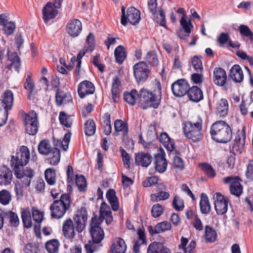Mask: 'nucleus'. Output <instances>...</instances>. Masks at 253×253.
Here are the masks:
<instances>
[{"mask_svg":"<svg viewBox=\"0 0 253 253\" xmlns=\"http://www.w3.org/2000/svg\"><path fill=\"white\" fill-rule=\"evenodd\" d=\"M24 123L26 133L32 135H34L37 133L39 127V122L37 115L35 111H32L28 114H25Z\"/></svg>","mask_w":253,"mask_h":253,"instance_id":"8","label":"nucleus"},{"mask_svg":"<svg viewBox=\"0 0 253 253\" xmlns=\"http://www.w3.org/2000/svg\"><path fill=\"white\" fill-rule=\"evenodd\" d=\"M82 30L81 22L77 19H74L70 21L67 25V31L72 37H77Z\"/></svg>","mask_w":253,"mask_h":253,"instance_id":"20","label":"nucleus"},{"mask_svg":"<svg viewBox=\"0 0 253 253\" xmlns=\"http://www.w3.org/2000/svg\"><path fill=\"white\" fill-rule=\"evenodd\" d=\"M32 216L34 220L37 223V225L36 224L34 226L35 231H36L37 229L39 230L41 226L40 223L43 219V214L39 210H34L32 211Z\"/></svg>","mask_w":253,"mask_h":253,"instance_id":"52","label":"nucleus"},{"mask_svg":"<svg viewBox=\"0 0 253 253\" xmlns=\"http://www.w3.org/2000/svg\"><path fill=\"white\" fill-rule=\"evenodd\" d=\"M216 231L213 228L209 226H206L205 236L207 240L209 242H214L216 239Z\"/></svg>","mask_w":253,"mask_h":253,"instance_id":"53","label":"nucleus"},{"mask_svg":"<svg viewBox=\"0 0 253 253\" xmlns=\"http://www.w3.org/2000/svg\"><path fill=\"white\" fill-rule=\"evenodd\" d=\"M67 97V96L65 92L61 89L58 88L56 90L55 95V101L57 105L59 106L62 105Z\"/></svg>","mask_w":253,"mask_h":253,"instance_id":"61","label":"nucleus"},{"mask_svg":"<svg viewBox=\"0 0 253 253\" xmlns=\"http://www.w3.org/2000/svg\"><path fill=\"white\" fill-rule=\"evenodd\" d=\"M13 103V93L9 89L6 90L0 99V108L8 111L11 110Z\"/></svg>","mask_w":253,"mask_h":253,"instance_id":"19","label":"nucleus"},{"mask_svg":"<svg viewBox=\"0 0 253 253\" xmlns=\"http://www.w3.org/2000/svg\"><path fill=\"white\" fill-rule=\"evenodd\" d=\"M200 210L202 213L208 214L210 212L211 207L207 195L203 193L201 195L200 202Z\"/></svg>","mask_w":253,"mask_h":253,"instance_id":"40","label":"nucleus"},{"mask_svg":"<svg viewBox=\"0 0 253 253\" xmlns=\"http://www.w3.org/2000/svg\"><path fill=\"white\" fill-rule=\"evenodd\" d=\"M99 243H96L93 241H89L88 243L85 245L84 247L87 253H93L97 251L99 248V246L97 245Z\"/></svg>","mask_w":253,"mask_h":253,"instance_id":"64","label":"nucleus"},{"mask_svg":"<svg viewBox=\"0 0 253 253\" xmlns=\"http://www.w3.org/2000/svg\"><path fill=\"white\" fill-rule=\"evenodd\" d=\"M25 89L28 92V98L31 100L33 98L32 96L35 89V84L34 80L32 79V73L28 72L27 73V77L24 84Z\"/></svg>","mask_w":253,"mask_h":253,"instance_id":"33","label":"nucleus"},{"mask_svg":"<svg viewBox=\"0 0 253 253\" xmlns=\"http://www.w3.org/2000/svg\"><path fill=\"white\" fill-rule=\"evenodd\" d=\"M100 224L92 220L90 224V233L93 241L96 243H100L104 237V231L100 227Z\"/></svg>","mask_w":253,"mask_h":253,"instance_id":"16","label":"nucleus"},{"mask_svg":"<svg viewBox=\"0 0 253 253\" xmlns=\"http://www.w3.org/2000/svg\"><path fill=\"white\" fill-rule=\"evenodd\" d=\"M216 110L217 114L220 117L226 116L228 112V102L226 99L222 98L216 103Z\"/></svg>","mask_w":253,"mask_h":253,"instance_id":"36","label":"nucleus"},{"mask_svg":"<svg viewBox=\"0 0 253 253\" xmlns=\"http://www.w3.org/2000/svg\"><path fill=\"white\" fill-rule=\"evenodd\" d=\"M100 216L92 217L91 220L101 224L105 219L107 225L110 224L113 221L112 211L110 207L105 203L101 204L100 208Z\"/></svg>","mask_w":253,"mask_h":253,"instance_id":"12","label":"nucleus"},{"mask_svg":"<svg viewBox=\"0 0 253 253\" xmlns=\"http://www.w3.org/2000/svg\"><path fill=\"white\" fill-rule=\"evenodd\" d=\"M114 128L115 131L114 133L115 136H118L119 132H122L123 136L125 137L128 135V126L126 123L122 120H116L114 122Z\"/></svg>","mask_w":253,"mask_h":253,"instance_id":"34","label":"nucleus"},{"mask_svg":"<svg viewBox=\"0 0 253 253\" xmlns=\"http://www.w3.org/2000/svg\"><path fill=\"white\" fill-rule=\"evenodd\" d=\"M223 180L225 184H230L229 189L231 194L240 197L243 192V186L240 183L242 180L239 177L227 176L224 177Z\"/></svg>","mask_w":253,"mask_h":253,"instance_id":"10","label":"nucleus"},{"mask_svg":"<svg viewBox=\"0 0 253 253\" xmlns=\"http://www.w3.org/2000/svg\"><path fill=\"white\" fill-rule=\"evenodd\" d=\"M152 157L148 153L140 152L135 154V162L137 165L148 167L152 162Z\"/></svg>","mask_w":253,"mask_h":253,"instance_id":"26","label":"nucleus"},{"mask_svg":"<svg viewBox=\"0 0 253 253\" xmlns=\"http://www.w3.org/2000/svg\"><path fill=\"white\" fill-rule=\"evenodd\" d=\"M16 177L21 179V182L25 187L30 185L32 179L35 175L34 170L29 168L13 170Z\"/></svg>","mask_w":253,"mask_h":253,"instance_id":"11","label":"nucleus"},{"mask_svg":"<svg viewBox=\"0 0 253 253\" xmlns=\"http://www.w3.org/2000/svg\"><path fill=\"white\" fill-rule=\"evenodd\" d=\"M180 25L182 27L184 32H185L188 35L186 36H181L180 34H178V37L182 39L187 40L188 37L189 36L190 33H191V29L193 28V26L190 20H189L188 22L186 21V20L184 18V17H182L180 21Z\"/></svg>","mask_w":253,"mask_h":253,"instance_id":"41","label":"nucleus"},{"mask_svg":"<svg viewBox=\"0 0 253 253\" xmlns=\"http://www.w3.org/2000/svg\"><path fill=\"white\" fill-rule=\"evenodd\" d=\"M21 218L24 227L30 228L32 226L31 216L29 209H21Z\"/></svg>","mask_w":253,"mask_h":253,"instance_id":"43","label":"nucleus"},{"mask_svg":"<svg viewBox=\"0 0 253 253\" xmlns=\"http://www.w3.org/2000/svg\"><path fill=\"white\" fill-rule=\"evenodd\" d=\"M138 238L135 241L133 250L134 253H140V247L146 244L145 234L144 230L139 228L137 231Z\"/></svg>","mask_w":253,"mask_h":253,"instance_id":"37","label":"nucleus"},{"mask_svg":"<svg viewBox=\"0 0 253 253\" xmlns=\"http://www.w3.org/2000/svg\"><path fill=\"white\" fill-rule=\"evenodd\" d=\"M214 208L218 215L225 213L228 210V200L219 193H216L213 196Z\"/></svg>","mask_w":253,"mask_h":253,"instance_id":"14","label":"nucleus"},{"mask_svg":"<svg viewBox=\"0 0 253 253\" xmlns=\"http://www.w3.org/2000/svg\"><path fill=\"white\" fill-rule=\"evenodd\" d=\"M161 84L157 80H155L153 91L142 88L139 91V99L143 109L150 107L158 108L161 101Z\"/></svg>","mask_w":253,"mask_h":253,"instance_id":"1","label":"nucleus"},{"mask_svg":"<svg viewBox=\"0 0 253 253\" xmlns=\"http://www.w3.org/2000/svg\"><path fill=\"white\" fill-rule=\"evenodd\" d=\"M114 55L116 62L122 64L126 57L125 48L123 45H119L115 50Z\"/></svg>","mask_w":253,"mask_h":253,"instance_id":"44","label":"nucleus"},{"mask_svg":"<svg viewBox=\"0 0 253 253\" xmlns=\"http://www.w3.org/2000/svg\"><path fill=\"white\" fill-rule=\"evenodd\" d=\"M104 132L106 135H109L112 132V126L111 125L110 115L108 113H106L104 116Z\"/></svg>","mask_w":253,"mask_h":253,"instance_id":"59","label":"nucleus"},{"mask_svg":"<svg viewBox=\"0 0 253 253\" xmlns=\"http://www.w3.org/2000/svg\"><path fill=\"white\" fill-rule=\"evenodd\" d=\"M71 137V133H66L64 135V137L63 138V140L61 143L60 140H53V143L54 144V146H55V148H58V147L60 146L61 144H62V146L63 147V149L66 151L67 148H68V145L69 143L70 139Z\"/></svg>","mask_w":253,"mask_h":253,"instance_id":"51","label":"nucleus"},{"mask_svg":"<svg viewBox=\"0 0 253 253\" xmlns=\"http://www.w3.org/2000/svg\"><path fill=\"white\" fill-rule=\"evenodd\" d=\"M11 199V194L8 190L3 189L0 191V203L1 204L3 205L8 204Z\"/></svg>","mask_w":253,"mask_h":253,"instance_id":"56","label":"nucleus"},{"mask_svg":"<svg viewBox=\"0 0 253 253\" xmlns=\"http://www.w3.org/2000/svg\"><path fill=\"white\" fill-rule=\"evenodd\" d=\"M121 23L126 26L127 22L131 24L135 25L138 24L140 20V12L139 10L133 7L127 8L126 14L125 13V8L122 6L121 8Z\"/></svg>","mask_w":253,"mask_h":253,"instance_id":"7","label":"nucleus"},{"mask_svg":"<svg viewBox=\"0 0 253 253\" xmlns=\"http://www.w3.org/2000/svg\"><path fill=\"white\" fill-rule=\"evenodd\" d=\"M75 183L80 191H84L85 190L86 182L84 177L82 175H76Z\"/></svg>","mask_w":253,"mask_h":253,"instance_id":"60","label":"nucleus"},{"mask_svg":"<svg viewBox=\"0 0 253 253\" xmlns=\"http://www.w3.org/2000/svg\"><path fill=\"white\" fill-rule=\"evenodd\" d=\"M154 16V20L157 24L162 26H165L166 24L165 20V13L162 9H160L158 12H156V14L153 15Z\"/></svg>","mask_w":253,"mask_h":253,"instance_id":"57","label":"nucleus"},{"mask_svg":"<svg viewBox=\"0 0 253 253\" xmlns=\"http://www.w3.org/2000/svg\"><path fill=\"white\" fill-rule=\"evenodd\" d=\"M30 158V154L28 148L25 146H22L15 155L11 156L10 166L13 170L23 169V166L29 162Z\"/></svg>","mask_w":253,"mask_h":253,"instance_id":"6","label":"nucleus"},{"mask_svg":"<svg viewBox=\"0 0 253 253\" xmlns=\"http://www.w3.org/2000/svg\"><path fill=\"white\" fill-rule=\"evenodd\" d=\"M39 152L43 155H49L47 161L53 165L58 164L60 159V152L58 148L52 149L48 140H43L40 142L38 145Z\"/></svg>","mask_w":253,"mask_h":253,"instance_id":"5","label":"nucleus"},{"mask_svg":"<svg viewBox=\"0 0 253 253\" xmlns=\"http://www.w3.org/2000/svg\"><path fill=\"white\" fill-rule=\"evenodd\" d=\"M187 94L189 99L193 102H198L203 99V91L197 86L189 87Z\"/></svg>","mask_w":253,"mask_h":253,"instance_id":"30","label":"nucleus"},{"mask_svg":"<svg viewBox=\"0 0 253 253\" xmlns=\"http://www.w3.org/2000/svg\"><path fill=\"white\" fill-rule=\"evenodd\" d=\"M94 91V86L90 81H84L78 85V92L81 98H84L87 95L93 94Z\"/></svg>","mask_w":253,"mask_h":253,"instance_id":"18","label":"nucleus"},{"mask_svg":"<svg viewBox=\"0 0 253 253\" xmlns=\"http://www.w3.org/2000/svg\"><path fill=\"white\" fill-rule=\"evenodd\" d=\"M71 198L67 194H63L58 200L51 204L49 210L52 218L60 219L71 207Z\"/></svg>","mask_w":253,"mask_h":253,"instance_id":"3","label":"nucleus"},{"mask_svg":"<svg viewBox=\"0 0 253 253\" xmlns=\"http://www.w3.org/2000/svg\"><path fill=\"white\" fill-rule=\"evenodd\" d=\"M138 95L137 91L133 89L130 92H125L124 99L129 104L134 105L136 103V96Z\"/></svg>","mask_w":253,"mask_h":253,"instance_id":"47","label":"nucleus"},{"mask_svg":"<svg viewBox=\"0 0 253 253\" xmlns=\"http://www.w3.org/2000/svg\"><path fill=\"white\" fill-rule=\"evenodd\" d=\"M62 231L64 236L67 239H73L75 237V228L71 218H68L64 221L62 225Z\"/></svg>","mask_w":253,"mask_h":253,"instance_id":"24","label":"nucleus"},{"mask_svg":"<svg viewBox=\"0 0 253 253\" xmlns=\"http://www.w3.org/2000/svg\"><path fill=\"white\" fill-rule=\"evenodd\" d=\"M155 169L159 173L164 172L167 168L168 162L163 153H158L154 157Z\"/></svg>","mask_w":253,"mask_h":253,"instance_id":"21","label":"nucleus"},{"mask_svg":"<svg viewBox=\"0 0 253 253\" xmlns=\"http://www.w3.org/2000/svg\"><path fill=\"white\" fill-rule=\"evenodd\" d=\"M173 207L178 211H181L184 208V204L183 200H182L179 196H175L172 201Z\"/></svg>","mask_w":253,"mask_h":253,"instance_id":"62","label":"nucleus"},{"mask_svg":"<svg viewBox=\"0 0 253 253\" xmlns=\"http://www.w3.org/2000/svg\"><path fill=\"white\" fill-rule=\"evenodd\" d=\"M126 250V245L124 240L121 238H117L111 247V253H125Z\"/></svg>","mask_w":253,"mask_h":253,"instance_id":"35","label":"nucleus"},{"mask_svg":"<svg viewBox=\"0 0 253 253\" xmlns=\"http://www.w3.org/2000/svg\"><path fill=\"white\" fill-rule=\"evenodd\" d=\"M2 27V31L7 36L12 35L16 28L15 23L11 21H9Z\"/></svg>","mask_w":253,"mask_h":253,"instance_id":"55","label":"nucleus"},{"mask_svg":"<svg viewBox=\"0 0 253 253\" xmlns=\"http://www.w3.org/2000/svg\"><path fill=\"white\" fill-rule=\"evenodd\" d=\"M106 198L109 202L112 210L114 211H117L119 210V204L115 191L112 189H109L106 193Z\"/></svg>","mask_w":253,"mask_h":253,"instance_id":"39","label":"nucleus"},{"mask_svg":"<svg viewBox=\"0 0 253 253\" xmlns=\"http://www.w3.org/2000/svg\"><path fill=\"white\" fill-rule=\"evenodd\" d=\"M59 245L57 240L52 239L46 243L45 248L49 253H56L58 251Z\"/></svg>","mask_w":253,"mask_h":253,"instance_id":"50","label":"nucleus"},{"mask_svg":"<svg viewBox=\"0 0 253 253\" xmlns=\"http://www.w3.org/2000/svg\"><path fill=\"white\" fill-rule=\"evenodd\" d=\"M171 228V224L169 222L167 221H164L158 223L155 227L149 226L148 230L149 232L151 235L155 234H158L161 232H164L167 230H169Z\"/></svg>","mask_w":253,"mask_h":253,"instance_id":"28","label":"nucleus"},{"mask_svg":"<svg viewBox=\"0 0 253 253\" xmlns=\"http://www.w3.org/2000/svg\"><path fill=\"white\" fill-rule=\"evenodd\" d=\"M59 120L62 125L68 128L71 127L73 123V118L71 116L68 115L63 112H61L59 114Z\"/></svg>","mask_w":253,"mask_h":253,"instance_id":"45","label":"nucleus"},{"mask_svg":"<svg viewBox=\"0 0 253 253\" xmlns=\"http://www.w3.org/2000/svg\"><path fill=\"white\" fill-rule=\"evenodd\" d=\"M12 179V170L5 165L0 167V185H8L11 183Z\"/></svg>","mask_w":253,"mask_h":253,"instance_id":"17","label":"nucleus"},{"mask_svg":"<svg viewBox=\"0 0 253 253\" xmlns=\"http://www.w3.org/2000/svg\"><path fill=\"white\" fill-rule=\"evenodd\" d=\"M239 30L242 35L248 37L251 42H253V33L247 26L245 25H240L239 27Z\"/></svg>","mask_w":253,"mask_h":253,"instance_id":"58","label":"nucleus"},{"mask_svg":"<svg viewBox=\"0 0 253 253\" xmlns=\"http://www.w3.org/2000/svg\"><path fill=\"white\" fill-rule=\"evenodd\" d=\"M147 253H170V251L163 243L154 242L149 245Z\"/></svg>","mask_w":253,"mask_h":253,"instance_id":"29","label":"nucleus"},{"mask_svg":"<svg viewBox=\"0 0 253 253\" xmlns=\"http://www.w3.org/2000/svg\"><path fill=\"white\" fill-rule=\"evenodd\" d=\"M44 177L47 184L53 185L56 183V173L51 168L47 169L44 172Z\"/></svg>","mask_w":253,"mask_h":253,"instance_id":"46","label":"nucleus"},{"mask_svg":"<svg viewBox=\"0 0 253 253\" xmlns=\"http://www.w3.org/2000/svg\"><path fill=\"white\" fill-rule=\"evenodd\" d=\"M84 133L87 136L93 135L96 130V126L92 120H87L84 125Z\"/></svg>","mask_w":253,"mask_h":253,"instance_id":"48","label":"nucleus"},{"mask_svg":"<svg viewBox=\"0 0 253 253\" xmlns=\"http://www.w3.org/2000/svg\"><path fill=\"white\" fill-rule=\"evenodd\" d=\"M246 142V133L245 128L241 130H238L237 135L234 140L233 147L238 151L241 152L244 147Z\"/></svg>","mask_w":253,"mask_h":253,"instance_id":"27","label":"nucleus"},{"mask_svg":"<svg viewBox=\"0 0 253 253\" xmlns=\"http://www.w3.org/2000/svg\"><path fill=\"white\" fill-rule=\"evenodd\" d=\"M227 81V75L224 69L220 67L215 68L213 71V82L218 86H222Z\"/></svg>","mask_w":253,"mask_h":253,"instance_id":"23","label":"nucleus"},{"mask_svg":"<svg viewBox=\"0 0 253 253\" xmlns=\"http://www.w3.org/2000/svg\"><path fill=\"white\" fill-rule=\"evenodd\" d=\"M4 217L8 219L10 225L13 227H17L19 225V219L17 214L12 211H8L4 212Z\"/></svg>","mask_w":253,"mask_h":253,"instance_id":"42","label":"nucleus"},{"mask_svg":"<svg viewBox=\"0 0 253 253\" xmlns=\"http://www.w3.org/2000/svg\"><path fill=\"white\" fill-rule=\"evenodd\" d=\"M210 134L211 138L218 143H226L232 137V130L229 125L223 121H217L211 126Z\"/></svg>","mask_w":253,"mask_h":253,"instance_id":"2","label":"nucleus"},{"mask_svg":"<svg viewBox=\"0 0 253 253\" xmlns=\"http://www.w3.org/2000/svg\"><path fill=\"white\" fill-rule=\"evenodd\" d=\"M145 59L148 63L153 66H157L159 64V60L155 51L152 50L148 52Z\"/></svg>","mask_w":253,"mask_h":253,"instance_id":"49","label":"nucleus"},{"mask_svg":"<svg viewBox=\"0 0 253 253\" xmlns=\"http://www.w3.org/2000/svg\"><path fill=\"white\" fill-rule=\"evenodd\" d=\"M122 92V86L121 81L118 77H115L113 79L111 94L114 102H117L120 98Z\"/></svg>","mask_w":253,"mask_h":253,"instance_id":"25","label":"nucleus"},{"mask_svg":"<svg viewBox=\"0 0 253 253\" xmlns=\"http://www.w3.org/2000/svg\"><path fill=\"white\" fill-rule=\"evenodd\" d=\"M7 55L8 59L11 62L10 67L13 68L15 71L19 72L21 65V61L19 57L17 55L16 52L10 53L8 48L7 50Z\"/></svg>","mask_w":253,"mask_h":253,"instance_id":"38","label":"nucleus"},{"mask_svg":"<svg viewBox=\"0 0 253 253\" xmlns=\"http://www.w3.org/2000/svg\"><path fill=\"white\" fill-rule=\"evenodd\" d=\"M159 139L168 151L171 152L174 149L173 140L169 137L167 132H162L159 136Z\"/></svg>","mask_w":253,"mask_h":253,"instance_id":"32","label":"nucleus"},{"mask_svg":"<svg viewBox=\"0 0 253 253\" xmlns=\"http://www.w3.org/2000/svg\"><path fill=\"white\" fill-rule=\"evenodd\" d=\"M192 65L195 70L198 72H202L203 70L201 60L197 56H195L192 59Z\"/></svg>","mask_w":253,"mask_h":253,"instance_id":"63","label":"nucleus"},{"mask_svg":"<svg viewBox=\"0 0 253 253\" xmlns=\"http://www.w3.org/2000/svg\"><path fill=\"white\" fill-rule=\"evenodd\" d=\"M201 169L209 177L213 178L216 175L215 169L210 164L206 163L202 164Z\"/></svg>","mask_w":253,"mask_h":253,"instance_id":"54","label":"nucleus"},{"mask_svg":"<svg viewBox=\"0 0 253 253\" xmlns=\"http://www.w3.org/2000/svg\"><path fill=\"white\" fill-rule=\"evenodd\" d=\"M133 69L134 78L139 84L145 82L150 74V70L144 61H140L135 64Z\"/></svg>","mask_w":253,"mask_h":253,"instance_id":"9","label":"nucleus"},{"mask_svg":"<svg viewBox=\"0 0 253 253\" xmlns=\"http://www.w3.org/2000/svg\"><path fill=\"white\" fill-rule=\"evenodd\" d=\"M203 121L198 118L196 122L187 121L184 124L183 131L185 137L194 142L201 140L203 136L202 131Z\"/></svg>","mask_w":253,"mask_h":253,"instance_id":"4","label":"nucleus"},{"mask_svg":"<svg viewBox=\"0 0 253 253\" xmlns=\"http://www.w3.org/2000/svg\"><path fill=\"white\" fill-rule=\"evenodd\" d=\"M76 223V230L82 232L84 229L87 220V211L84 207L79 209L74 217Z\"/></svg>","mask_w":253,"mask_h":253,"instance_id":"13","label":"nucleus"},{"mask_svg":"<svg viewBox=\"0 0 253 253\" xmlns=\"http://www.w3.org/2000/svg\"><path fill=\"white\" fill-rule=\"evenodd\" d=\"M189 87L188 82L185 79L178 80L171 86L173 94L177 97H182L187 93Z\"/></svg>","mask_w":253,"mask_h":253,"instance_id":"15","label":"nucleus"},{"mask_svg":"<svg viewBox=\"0 0 253 253\" xmlns=\"http://www.w3.org/2000/svg\"><path fill=\"white\" fill-rule=\"evenodd\" d=\"M231 78L236 83H241L244 79V74L241 67L237 64L233 65L229 72Z\"/></svg>","mask_w":253,"mask_h":253,"instance_id":"31","label":"nucleus"},{"mask_svg":"<svg viewBox=\"0 0 253 253\" xmlns=\"http://www.w3.org/2000/svg\"><path fill=\"white\" fill-rule=\"evenodd\" d=\"M57 10L55 9L51 2H48L42 9V18L45 23L53 19L57 15Z\"/></svg>","mask_w":253,"mask_h":253,"instance_id":"22","label":"nucleus"}]
</instances>
